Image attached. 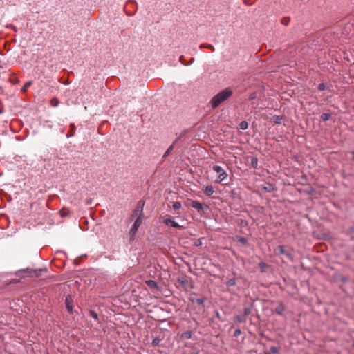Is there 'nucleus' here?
I'll list each match as a JSON object with an SVG mask.
<instances>
[{
  "mask_svg": "<svg viewBox=\"0 0 354 354\" xmlns=\"http://www.w3.org/2000/svg\"><path fill=\"white\" fill-rule=\"evenodd\" d=\"M255 97H256V94H255V93H252V94H251V95H250V100H253V99H254Z\"/></svg>",
  "mask_w": 354,
  "mask_h": 354,
  "instance_id": "nucleus-41",
  "label": "nucleus"
},
{
  "mask_svg": "<svg viewBox=\"0 0 354 354\" xmlns=\"http://www.w3.org/2000/svg\"><path fill=\"white\" fill-rule=\"evenodd\" d=\"M192 333L189 330L185 331L181 333L180 339H189L192 337Z\"/></svg>",
  "mask_w": 354,
  "mask_h": 354,
  "instance_id": "nucleus-16",
  "label": "nucleus"
},
{
  "mask_svg": "<svg viewBox=\"0 0 354 354\" xmlns=\"http://www.w3.org/2000/svg\"><path fill=\"white\" fill-rule=\"evenodd\" d=\"M212 169L218 174L216 183H221L227 178L228 175L222 167L214 165Z\"/></svg>",
  "mask_w": 354,
  "mask_h": 354,
  "instance_id": "nucleus-3",
  "label": "nucleus"
},
{
  "mask_svg": "<svg viewBox=\"0 0 354 354\" xmlns=\"http://www.w3.org/2000/svg\"><path fill=\"white\" fill-rule=\"evenodd\" d=\"M307 193L308 194L313 195V194H314L315 193V189H313L312 187H310V189L308 191H307Z\"/></svg>",
  "mask_w": 354,
  "mask_h": 354,
  "instance_id": "nucleus-37",
  "label": "nucleus"
},
{
  "mask_svg": "<svg viewBox=\"0 0 354 354\" xmlns=\"http://www.w3.org/2000/svg\"><path fill=\"white\" fill-rule=\"evenodd\" d=\"M176 142V140L173 142V144L171 145H170L168 147V149L166 150V151L163 154V156H162L163 159H165L171 153V151L174 149V145Z\"/></svg>",
  "mask_w": 354,
  "mask_h": 354,
  "instance_id": "nucleus-15",
  "label": "nucleus"
},
{
  "mask_svg": "<svg viewBox=\"0 0 354 354\" xmlns=\"http://www.w3.org/2000/svg\"><path fill=\"white\" fill-rule=\"evenodd\" d=\"M254 307L253 304H250L249 306L244 308L243 315L246 317L252 313V308Z\"/></svg>",
  "mask_w": 354,
  "mask_h": 354,
  "instance_id": "nucleus-14",
  "label": "nucleus"
},
{
  "mask_svg": "<svg viewBox=\"0 0 354 354\" xmlns=\"http://www.w3.org/2000/svg\"><path fill=\"white\" fill-rule=\"evenodd\" d=\"M214 192V188L212 185H207L204 189V193L209 196H212Z\"/></svg>",
  "mask_w": 354,
  "mask_h": 354,
  "instance_id": "nucleus-18",
  "label": "nucleus"
},
{
  "mask_svg": "<svg viewBox=\"0 0 354 354\" xmlns=\"http://www.w3.org/2000/svg\"><path fill=\"white\" fill-rule=\"evenodd\" d=\"M353 252H354V246H353Z\"/></svg>",
  "mask_w": 354,
  "mask_h": 354,
  "instance_id": "nucleus-49",
  "label": "nucleus"
},
{
  "mask_svg": "<svg viewBox=\"0 0 354 354\" xmlns=\"http://www.w3.org/2000/svg\"><path fill=\"white\" fill-rule=\"evenodd\" d=\"M258 266H259V267L260 268H261L262 270H263V269H264L265 268H266V267L268 266V265H267L266 263L262 262V261H261V262H260V263H259Z\"/></svg>",
  "mask_w": 354,
  "mask_h": 354,
  "instance_id": "nucleus-35",
  "label": "nucleus"
},
{
  "mask_svg": "<svg viewBox=\"0 0 354 354\" xmlns=\"http://www.w3.org/2000/svg\"><path fill=\"white\" fill-rule=\"evenodd\" d=\"M321 119L323 120V121H327V120H329L331 118V114L329 113H322L321 115Z\"/></svg>",
  "mask_w": 354,
  "mask_h": 354,
  "instance_id": "nucleus-22",
  "label": "nucleus"
},
{
  "mask_svg": "<svg viewBox=\"0 0 354 354\" xmlns=\"http://www.w3.org/2000/svg\"><path fill=\"white\" fill-rule=\"evenodd\" d=\"M288 22H289L288 18H283L282 19V24H284L285 26H287L288 24Z\"/></svg>",
  "mask_w": 354,
  "mask_h": 354,
  "instance_id": "nucleus-36",
  "label": "nucleus"
},
{
  "mask_svg": "<svg viewBox=\"0 0 354 354\" xmlns=\"http://www.w3.org/2000/svg\"><path fill=\"white\" fill-rule=\"evenodd\" d=\"M247 321L246 317L242 315H236L234 317V322L238 323H245Z\"/></svg>",
  "mask_w": 354,
  "mask_h": 354,
  "instance_id": "nucleus-19",
  "label": "nucleus"
},
{
  "mask_svg": "<svg viewBox=\"0 0 354 354\" xmlns=\"http://www.w3.org/2000/svg\"><path fill=\"white\" fill-rule=\"evenodd\" d=\"M258 162H259V160L257 157H255V156L251 157L250 165L252 168L257 169L258 168Z\"/></svg>",
  "mask_w": 354,
  "mask_h": 354,
  "instance_id": "nucleus-17",
  "label": "nucleus"
},
{
  "mask_svg": "<svg viewBox=\"0 0 354 354\" xmlns=\"http://www.w3.org/2000/svg\"><path fill=\"white\" fill-rule=\"evenodd\" d=\"M353 346L354 347V341H353Z\"/></svg>",
  "mask_w": 354,
  "mask_h": 354,
  "instance_id": "nucleus-47",
  "label": "nucleus"
},
{
  "mask_svg": "<svg viewBox=\"0 0 354 354\" xmlns=\"http://www.w3.org/2000/svg\"><path fill=\"white\" fill-rule=\"evenodd\" d=\"M285 310V306L282 303H280L274 309L275 313L279 315H282Z\"/></svg>",
  "mask_w": 354,
  "mask_h": 354,
  "instance_id": "nucleus-12",
  "label": "nucleus"
},
{
  "mask_svg": "<svg viewBox=\"0 0 354 354\" xmlns=\"http://www.w3.org/2000/svg\"><path fill=\"white\" fill-rule=\"evenodd\" d=\"M172 207L174 209H179L181 208L182 205H181V203L179 201H176V202H174L173 203V205H172Z\"/></svg>",
  "mask_w": 354,
  "mask_h": 354,
  "instance_id": "nucleus-28",
  "label": "nucleus"
},
{
  "mask_svg": "<svg viewBox=\"0 0 354 354\" xmlns=\"http://www.w3.org/2000/svg\"><path fill=\"white\" fill-rule=\"evenodd\" d=\"M160 342V339L159 338H155L153 339L151 344L153 346H157L159 345V343Z\"/></svg>",
  "mask_w": 354,
  "mask_h": 354,
  "instance_id": "nucleus-31",
  "label": "nucleus"
},
{
  "mask_svg": "<svg viewBox=\"0 0 354 354\" xmlns=\"http://www.w3.org/2000/svg\"><path fill=\"white\" fill-rule=\"evenodd\" d=\"M263 189L267 192H272L275 190V188L272 184L266 183V186L263 187Z\"/></svg>",
  "mask_w": 354,
  "mask_h": 354,
  "instance_id": "nucleus-20",
  "label": "nucleus"
},
{
  "mask_svg": "<svg viewBox=\"0 0 354 354\" xmlns=\"http://www.w3.org/2000/svg\"><path fill=\"white\" fill-rule=\"evenodd\" d=\"M233 94L232 90L229 88L224 89L216 95H214L210 100V104L212 109L218 107L222 103L229 99Z\"/></svg>",
  "mask_w": 354,
  "mask_h": 354,
  "instance_id": "nucleus-1",
  "label": "nucleus"
},
{
  "mask_svg": "<svg viewBox=\"0 0 354 354\" xmlns=\"http://www.w3.org/2000/svg\"><path fill=\"white\" fill-rule=\"evenodd\" d=\"M50 105L53 106V107H57L59 104V101L57 98L56 97H53L50 102Z\"/></svg>",
  "mask_w": 354,
  "mask_h": 354,
  "instance_id": "nucleus-23",
  "label": "nucleus"
},
{
  "mask_svg": "<svg viewBox=\"0 0 354 354\" xmlns=\"http://www.w3.org/2000/svg\"><path fill=\"white\" fill-rule=\"evenodd\" d=\"M202 244L201 241L200 240H197L195 243H194V245L196 246H200Z\"/></svg>",
  "mask_w": 354,
  "mask_h": 354,
  "instance_id": "nucleus-40",
  "label": "nucleus"
},
{
  "mask_svg": "<svg viewBox=\"0 0 354 354\" xmlns=\"http://www.w3.org/2000/svg\"><path fill=\"white\" fill-rule=\"evenodd\" d=\"M190 205L192 208L203 213H207L210 209L208 205H203L201 203H200L198 201H192L190 203Z\"/></svg>",
  "mask_w": 354,
  "mask_h": 354,
  "instance_id": "nucleus-5",
  "label": "nucleus"
},
{
  "mask_svg": "<svg viewBox=\"0 0 354 354\" xmlns=\"http://www.w3.org/2000/svg\"><path fill=\"white\" fill-rule=\"evenodd\" d=\"M195 295H196L195 293H192L191 296L189 297V301L192 304H198V305L203 306L205 299L203 298V297L196 298V297H193V296H195Z\"/></svg>",
  "mask_w": 354,
  "mask_h": 354,
  "instance_id": "nucleus-8",
  "label": "nucleus"
},
{
  "mask_svg": "<svg viewBox=\"0 0 354 354\" xmlns=\"http://www.w3.org/2000/svg\"><path fill=\"white\" fill-rule=\"evenodd\" d=\"M142 223V220H140V218H136L132 227L130 230L129 232V236L131 239H134V236L136 233L137 232L138 227Z\"/></svg>",
  "mask_w": 354,
  "mask_h": 354,
  "instance_id": "nucleus-6",
  "label": "nucleus"
},
{
  "mask_svg": "<svg viewBox=\"0 0 354 354\" xmlns=\"http://www.w3.org/2000/svg\"><path fill=\"white\" fill-rule=\"evenodd\" d=\"M326 86L325 84L320 83L318 84L317 89L320 91H324L326 89Z\"/></svg>",
  "mask_w": 354,
  "mask_h": 354,
  "instance_id": "nucleus-32",
  "label": "nucleus"
},
{
  "mask_svg": "<svg viewBox=\"0 0 354 354\" xmlns=\"http://www.w3.org/2000/svg\"><path fill=\"white\" fill-rule=\"evenodd\" d=\"M237 241L242 245H245L248 243V239L243 236H236Z\"/></svg>",
  "mask_w": 354,
  "mask_h": 354,
  "instance_id": "nucleus-25",
  "label": "nucleus"
},
{
  "mask_svg": "<svg viewBox=\"0 0 354 354\" xmlns=\"http://www.w3.org/2000/svg\"><path fill=\"white\" fill-rule=\"evenodd\" d=\"M160 221L166 225H170L174 228H183V226L176 222L174 218L169 215H165L160 218Z\"/></svg>",
  "mask_w": 354,
  "mask_h": 354,
  "instance_id": "nucleus-4",
  "label": "nucleus"
},
{
  "mask_svg": "<svg viewBox=\"0 0 354 354\" xmlns=\"http://www.w3.org/2000/svg\"><path fill=\"white\" fill-rule=\"evenodd\" d=\"M265 354H268V353H265Z\"/></svg>",
  "mask_w": 354,
  "mask_h": 354,
  "instance_id": "nucleus-48",
  "label": "nucleus"
},
{
  "mask_svg": "<svg viewBox=\"0 0 354 354\" xmlns=\"http://www.w3.org/2000/svg\"><path fill=\"white\" fill-rule=\"evenodd\" d=\"M241 334V329L237 328V329H236V330L234 331L233 336H234V337H236L239 336Z\"/></svg>",
  "mask_w": 354,
  "mask_h": 354,
  "instance_id": "nucleus-34",
  "label": "nucleus"
},
{
  "mask_svg": "<svg viewBox=\"0 0 354 354\" xmlns=\"http://www.w3.org/2000/svg\"><path fill=\"white\" fill-rule=\"evenodd\" d=\"M47 268H25L19 270L15 272V275L19 277H39L41 275L42 272H46Z\"/></svg>",
  "mask_w": 354,
  "mask_h": 354,
  "instance_id": "nucleus-2",
  "label": "nucleus"
},
{
  "mask_svg": "<svg viewBox=\"0 0 354 354\" xmlns=\"http://www.w3.org/2000/svg\"><path fill=\"white\" fill-rule=\"evenodd\" d=\"M32 84V81H28L24 85V86L22 87L21 88V91L23 92H26L28 89V87H30L31 85Z\"/></svg>",
  "mask_w": 354,
  "mask_h": 354,
  "instance_id": "nucleus-27",
  "label": "nucleus"
},
{
  "mask_svg": "<svg viewBox=\"0 0 354 354\" xmlns=\"http://www.w3.org/2000/svg\"><path fill=\"white\" fill-rule=\"evenodd\" d=\"M352 155H353V157H352V160L354 161V151L351 152Z\"/></svg>",
  "mask_w": 354,
  "mask_h": 354,
  "instance_id": "nucleus-42",
  "label": "nucleus"
},
{
  "mask_svg": "<svg viewBox=\"0 0 354 354\" xmlns=\"http://www.w3.org/2000/svg\"><path fill=\"white\" fill-rule=\"evenodd\" d=\"M66 215H67V214H65V213H62V214H61V216H62V217H64V216H66Z\"/></svg>",
  "mask_w": 354,
  "mask_h": 354,
  "instance_id": "nucleus-43",
  "label": "nucleus"
},
{
  "mask_svg": "<svg viewBox=\"0 0 354 354\" xmlns=\"http://www.w3.org/2000/svg\"><path fill=\"white\" fill-rule=\"evenodd\" d=\"M270 351L272 353H278L279 351V348H277L276 346H271L270 347Z\"/></svg>",
  "mask_w": 354,
  "mask_h": 354,
  "instance_id": "nucleus-33",
  "label": "nucleus"
},
{
  "mask_svg": "<svg viewBox=\"0 0 354 354\" xmlns=\"http://www.w3.org/2000/svg\"><path fill=\"white\" fill-rule=\"evenodd\" d=\"M239 128L242 130H245L248 128V123L247 121H241L239 124Z\"/></svg>",
  "mask_w": 354,
  "mask_h": 354,
  "instance_id": "nucleus-24",
  "label": "nucleus"
},
{
  "mask_svg": "<svg viewBox=\"0 0 354 354\" xmlns=\"http://www.w3.org/2000/svg\"><path fill=\"white\" fill-rule=\"evenodd\" d=\"M192 354H199V351L193 352Z\"/></svg>",
  "mask_w": 354,
  "mask_h": 354,
  "instance_id": "nucleus-44",
  "label": "nucleus"
},
{
  "mask_svg": "<svg viewBox=\"0 0 354 354\" xmlns=\"http://www.w3.org/2000/svg\"><path fill=\"white\" fill-rule=\"evenodd\" d=\"M349 231H351V232H353V231H354V229H353V227H351V228L349 229Z\"/></svg>",
  "mask_w": 354,
  "mask_h": 354,
  "instance_id": "nucleus-45",
  "label": "nucleus"
},
{
  "mask_svg": "<svg viewBox=\"0 0 354 354\" xmlns=\"http://www.w3.org/2000/svg\"><path fill=\"white\" fill-rule=\"evenodd\" d=\"M144 205H145V201H140L138 203V205H137L136 208H138V209H142V211L143 212V207H144Z\"/></svg>",
  "mask_w": 354,
  "mask_h": 354,
  "instance_id": "nucleus-29",
  "label": "nucleus"
},
{
  "mask_svg": "<svg viewBox=\"0 0 354 354\" xmlns=\"http://www.w3.org/2000/svg\"><path fill=\"white\" fill-rule=\"evenodd\" d=\"M143 216H144V214H143V212L142 211V209L136 208L131 215V218L137 217V218H140V220H142V218Z\"/></svg>",
  "mask_w": 354,
  "mask_h": 354,
  "instance_id": "nucleus-13",
  "label": "nucleus"
},
{
  "mask_svg": "<svg viewBox=\"0 0 354 354\" xmlns=\"http://www.w3.org/2000/svg\"><path fill=\"white\" fill-rule=\"evenodd\" d=\"M275 252H276V254H284L288 259H292V255L285 249L283 245L277 246V248L275 249Z\"/></svg>",
  "mask_w": 354,
  "mask_h": 354,
  "instance_id": "nucleus-7",
  "label": "nucleus"
},
{
  "mask_svg": "<svg viewBox=\"0 0 354 354\" xmlns=\"http://www.w3.org/2000/svg\"><path fill=\"white\" fill-rule=\"evenodd\" d=\"M178 282L181 285L184 286L187 283V281L185 279H178Z\"/></svg>",
  "mask_w": 354,
  "mask_h": 354,
  "instance_id": "nucleus-38",
  "label": "nucleus"
},
{
  "mask_svg": "<svg viewBox=\"0 0 354 354\" xmlns=\"http://www.w3.org/2000/svg\"><path fill=\"white\" fill-rule=\"evenodd\" d=\"M71 303H72L71 297L70 295H68L65 299V304H66V309L70 314L73 313V308Z\"/></svg>",
  "mask_w": 354,
  "mask_h": 354,
  "instance_id": "nucleus-9",
  "label": "nucleus"
},
{
  "mask_svg": "<svg viewBox=\"0 0 354 354\" xmlns=\"http://www.w3.org/2000/svg\"><path fill=\"white\" fill-rule=\"evenodd\" d=\"M283 120H284L283 115H274L272 118V122H273L276 124H281Z\"/></svg>",
  "mask_w": 354,
  "mask_h": 354,
  "instance_id": "nucleus-11",
  "label": "nucleus"
},
{
  "mask_svg": "<svg viewBox=\"0 0 354 354\" xmlns=\"http://www.w3.org/2000/svg\"><path fill=\"white\" fill-rule=\"evenodd\" d=\"M146 285L151 289H155L157 290H160L159 286L156 281L153 280H147L145 281Z\"/></svg>",
  "mask_w": 354,
  "mask_h": 354,
  "instance_id": "nucleus-10",
  "label": "nucleus"
},
{
  "mask_svg": "<svg viewBox=\"0 0 354 354\" xmlns=\"http://www.w3.org/2000/svg\"><path fill=\"white\" fill-rule=\"evenodd\" d=\"M180 62H181L182 64H183L185 66H187L188 65V64L185 62L183 56L180 57Z\"/></svg>",
  "mask_w": 354,
  "mask_h": 354,
  "instance_id": "nucleus-39",
  "label": "nucleus"
},
{
  "mask_svg": "<svg viewBox=\"0 0 354 354\" xmlns=\"http://www.w3.org/2000/svg\"><path fill=\"white\" fill-rule=\"evenodd\" d=\"M70 128H71V129L66 135L67 138H70V137L74 136V134H75V126L73 123H71L70 124Z\"/></svg>",
  "mask_w": 354,
  "mask_h": 354,
  "instance_id": "nucleus-21",
  "label": "nucleus"
},
{
  "mask_svg": "<svg viewBox=\"0 0 354 354\" xmlns=\"http://www.w3.org/2000/svg\"><path fill=\"white\" fill-rule=\"evenodd\" d=\"M89 315H90L91 317H92L95 319H98L97 313L96 312H95L94 310H91L89 311Z\"/></svg>",
  "mask_w": 354,
  "mask_h": 354,
  "instance_id": "nucleus-30",
  "label": "nucleus"
},
{
  "mask_svg": "<svg viewBox=\"0 0 354 354\" xmlns=\"http://www.w3.org/2000/svg\"><path fill=\"white\" fill-rule=\"evenodd\" d=\"M351 239L354 241V237H351Z\"/></svg>",
  "mask_w": 354,
  "mask_h": 354,
  "instance_id": "nucleus-46",
  "label": "nucleus"
},
{
  "mask_svg": "<svg viewBox=\"0 0 354 354\" xmlns=\"http://www.w3.org/2000/svg\"><path fill=\"white\" fill-rule=\"evenodd\" d=\"M226 285L228 287L235 286L236 285V280H235V279L234 278H232V279H228L227 281L226 282Z\"/></svg>",
  "mask_w": 354,
  "mask_h": 354,
  "instance_id": "nucleus-26",
  "label": "nucleus"
}]
</instances>
